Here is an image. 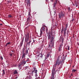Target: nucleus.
Wrapping results in <instances>:
<instances>
[{
	"label": "nucleus",
	"mask_w": 79,
	"mask_h": 79,
	"mask_svg": "<svg viewBox=\"0 0 79 79\" xmlns=\"http://www.w3.org/2000/svg\"><path fill=\"white\" fill-rule=\"evenodd\" d=\"M0 24L2 26V24Z\"/></svg>",
	"instance_id": "54"
},
{
	"label": "nucleus",
	"mask_w": 79,
	"mask_h": 79,
	"mask_svg": "<svg viewBox=\"0 0 79 79\" xmlns=\"http://www.w3.org/2000/svg\"><path fill=\"white\" fill-rule=\"evenodd\" d=\"M3 73L2 74V76H4L5 73V70H2Z\"/></svg>",
	"instance_id": "11"
},
{
	"label": "nucleus",
	"mask_w": 79,
	"mask_h": 79,
	"mask_svg": "<svg viewBox=\"0 0 79 79\" xmlns=\"http://www.w3.org/2000/svg\"><path fill=\"white\" fill-rule=\"evenodd\" d=\"M35 74H37V70H35Z\"/></svg>",
	"instance_id": "38"
},
{
	"label": "nucleus",
	"mask_w": 79,
	"mask_h": 79,
	"mask_svg": "<svg viewBox=\"0 0 79 79\" xmlns=\"http://www.w3.org/2000/svg\"><path fill=\"white\" fill-rule=\"evenodd\" d=\"M27 61H26V62H27Z\"/></svg>",
	"instance_id": "58"
},
{
	"label": "nucleus",
	"mask_w": 79,
	"mask_h": 79,
	"mask_svg": "<svg viewBox=\"0 0 79 79\" xmlns=\"http://www.w3.org/2000/svg\"><path fill=\"white\" fill-rule=\"evenodd\" d=\"M57 26H58V24H57V23H56L55 26H56V27H57Z\"/></svg>",
	"instance_id": "30"
},
{
	"label": "nucleus",
	"mask_w": 79,
	"mask_h": 79,
	"mask_svg": "<svg viewBox=\"0 0 79 79\" xmlns=\"http://www.w3.org/2000/svg\"><path fill=\"white\" fill-rule=\"evenodd\" d=\"M64 31V28L62 27V28L61 29V34H63V31Z\"/></svg>",
	"instance_id": "17"
},
{
	"label": "nucleus",
	"mask_w": 79,
	"mask_h": 79,
	"mask_svg": "<svg viewBox=\"0 0 79 79\" xmlns=\"http://www.w3.org/2000/svg\"><path fill=\"white\" fill-rule=\"evenodd\" d=\"M10 56H12V54H10Z\"/></svg>",
	"instance_id": "48"
},
{
	"label": "nucleus",
	"mask_w": 79,
	"mask_h": 79,
	"mask_svg": "<svg viewBox=\"0 0 79 79\" xmlns=\"http://www.w3.org/2000/svg\"><path fill=\"white\" fill-rule=\"evenodd\" d=\"M47 31H48V29L47 28H46V31L48 34L47 35V37H48V40H50V42H52V41H53L54 40V38L55 37V35H53L52 34V32H49L48 33L47 32Z\"/></svg>",
	"instance_id": "2"
},
{
	"label": "nucleus",
	"mask_w": 79,
	"mask_h": 79,
	"mask_svg": "<svg viewBox=\"0 0 79 79\" xmlns=\"http://www.w3.org/2000/svg\"><path fill=\"white\" fill-rule=\"evenodd\" d=\"M29 3H30V2H27V6L29 5Z\"/></svg>",
	"instance_id": "28"
},
{
	"label": "nucleus",
	"mask_w": 79,
	"mask_h": 79,
	"mask_svg": "<svg viewBox=\"0 0 79 79\" xmlns=\"http://www.w3.org/2000/svg\"><path fill=\"white\" fill-rule=\"evenodd\" d=\"M0 59L1 60H3V57L2 56H0Z\"/></svg>",
	"instance_id": "23"
},
{
	"label": "nucleus",
	"mask_w": 79,
	"mask_h": 79,
	"mask_svg": "<svg viewBox=\"0 0 79 79\" xmlns=\"http://www.w3.org/2000/svg\"><path fill=\"white\" fill-rule=\"evenodd\" d=\"M68 50H69V46H68Z\"/></svg>",
	"instance_id": "35"
},
{
	"label": "nucleus",
	"mask_w": 79,
	"mask_h": 79,
	"mask_svg": "<svg viewBox=\"0 0 79 79\" xmlns=\"http://www.w3.org/2000/svg\"><path fill=\"white\" fill-rule=\"evenodd\" d=\"M35 72V71H33L31 73H32V74H31V75H33V73H35V72Z\"/></svg>",
	"instance_id": "26"
},
{
	"label": "nucleus",
	"mask_w": 79,
	"mask_h": 79,
	"mask_svg": "<svg viewBox=\"0 0 79 79\" xmlns=\"http://www.w3.org/2000/svg\"><path fill=\"white\" fill-rule=\"evenodd\" d=\"M45 27L43 26L40 29V31H42L43 32H44V31H45Z\"/></svg>",
	"instance_id": "9"
},
{
	"label": "nucleus",
	"mask_w": 79,
	"mask_h": 79,
	"mask_svg": "<svg viewBox=\"0 0 79 79\" xmlns=\"http://www.w3.org/2000/svg\"><path fill=\"white\" fill-rule=\"evenodd\" d=\"M64 11H61L60 12L59 14V19H61V18H64Z\"/></svg>",
	"instance_id": "4"
},
{
	"label": "nucleus",
	"mask_w": 79,
	"mask_h": 79,
	"mask_svg": "<svg viewBox=\"0 0 79 79\" xmlns=\"http://www.w3.org/2000/svg\"><path fill=\"white\" fill-rule=\"evenodd\" d=\"M28 68V66H26L25 67V69H27Z\"/></svg>",
	"instance_id": "40"
},
{
	"label": "nucleus",
	"mask_w": 79,
	"mask_h": 79,
	"mask_svg": "<svg viewBox=\"0 0 79 79\" xmlns=\"http://www.w3.org/2000/svg\"><path fill=\"white\" fill-rule=\"evenodd\" d=\"M57 2H58V1L56 0L54 3L52 4V5H53V8L54 10H56V8H57V7H56V5L57 4Z\"/></svg>",
	"instance_id": "5"
},
{
	"label": "nucleus",
	"mask_w": 79,
	"mask_h": 79,
	"mask_svg": "<svg viewBox=\"0 0 79 79\" xmlns=\"http://www.w3.org/2000/svg\"><path fill=\"white\" fill-rule=\"evenodd\" d=\"M31 45L32 44H33V43H34V42H35V41L34 40H33V41H32L31 40L29 41V42L28 43H27V45H30V44H31Z\"/></svg>",
	"instance_id": "8"
},
{
	"label": "nucleus",
	"mask_w": 79,
	"mask_h": 79,
	"mask_svg": "<svg viewBox=\"0 0 79 79\" xmlns=\"http://www.w3.org/2000/svg\"><path fill=\"white\" fill-rule=\"evenodd\" d=\"M66 30H64V36H65V35H66Z\"/></svg>",
	"instance_id": "20"
},
{
	"label": "nucleus",
	"mask_w": 79,
	"mask_h": 79,
	"mask_svg": "<svg viewBox=\"0 0 79 79\" xmlns=\"http://www.w3.org/2000/svg\"><path fill=\"white\" fill-rule=\"evenodd\" d=\"M74 65L73 66V67H74Z\"/></svg>",
	"instance_id": "55"
},
{
	"label": "nucleus",
	"mask_w": 79,
	"mask_h": 79,
	"mask_svg": "<svg viewBox=\"0 0 79 79\" xmlns=\"http://www.w3.org/2000/svg\"><path fill=\"white\" fill-rule=\"evenodd\" d=\"M37 76V73H36V74H35V76L36 77Z\"/></svg>",
	"instance_id": "45"
},
{
	"label": "nucleus",
	"mask_w": 79,
	"mask_h": 79,
	"mask_svg": "<svg viewBox=\"0 0 79 79\" xmlns=\"http://www.w3.org/2000/svg\"><path fill=\"white\" fill-rule=\"evenodd\" d=\"M68 10H69V11H70V7L68 8Z\"/></svg>",
	"instance_id": "36"
},
{
	"label": "nucleus",
	"mask_w": 79,
	"mask_h": 79,
	"mask_svg": "<svg viewBox=\"0 0 79 79\" xmlns=\"http://www.w3.org/2000/svg\"><path fill=\"white\" fill-rule=\"evenodd\" d=\"M28 18L27 19V24H30L32 23V22L31 19V18H32V17L31 16V12L30 11L28 12Z\"/></svg>",
	"instance_id": "3"
},
{
	"label": "nucleus",
	"mask_w": 79,
	"mask_h": 79,
	"mask_svg": "<svg viewBox=\"0 0 79 79\" xmlns=\"http://www.w3.org/2000/svg\"><path fill=\"white\" fill-rule=\"evenodd\" d=\"M75 5H76V7H77V6H78V5H77V4H76Z\"/></svg>",
	"instance_id": "42"
},
{
	"label": "nucleus",
	"mask_w": 79,
	"mask_h": 79,
	"mask_svg": "<svg viewBox=\"0 0 79 79\" xmlns=\"http://www.w3.org/2000/svg\"><path fill=\"white\" fill-rule=\"evenodd\" d=\"M32 77H31V75H29L28 77V78L30 79H31V78Z\"/></svg>",
	"instance_id": "25"
},
{
	"label": "nucleus",
	"mask_w": 79,
	"mask_h": 79,
	"mask_svg": "<svg viewBox=\"0 0 79 79\" xmlns=\"http://www.w3.org/2000/svg\"><path fill=\"white\" fill-rule=\"evenodd\" d=\"M40 79V77H38L37 78H35V79Z\"/></svg>",
	"instance_id": "33"
},
{
	"label": "nucleus",
	"mask_w": 79,
	"mask_h": 79,
	"mask_svg": "<svg viewBox=\"0 0 79 79\" xmlns=\"http://www.w3.org/2000/svg\"><path fill=\"white\" fill-rule=\"evenodd\" d=\"M27 35H29V33H27Z\"/></svg>",
	"instance_id": "49"
},
{
	"label": "nucleus",
	"mask_w": 79,
	"mask_h": 79,
	"mask_svg": "<svg viewBox=\"0 0 79 79\" xmlns=\"http://www.w3.org/2000/svg\"><path fill=\"white\" fill-rule=\"evenodd\" d=\"M23 51H24L25 50V49H24V48H23Z\"/></svg>",
	"instance_id": "44"
},
{
	"label": "nucleus",
	"mask_w": 79,
	"mask_h": 79,
	"mask_svg": "<svg viewBox=\"0 0 79 79\" xmlns=\"http://www.w3.org/2000/svg\"><path fill=\"white\" fill-rule=\"evenodd\" d=\"M27 2H30V0H27Z\"/></svg>",
	"instance_id": "43"
},
{
	"label": "nucleus",
	"mask_w": 79,
	"mask_h": 79,
	"mask_svg": "<svg viewBox=\"0 0 79 79\" xmlns=\"http://www.w3.org/2000/svg\"><path fill=\"white\" fill-rule=\"evenodd\" d=\"M28 50H29V48H28L27 50L26 49L25 51V53H26V55H27V54H28Z\"/></svg>",
	"instance_id": "12"
},
{
	"label": "nucleus",
	"mask_w": 79,
	"mask_h": 79,
	"mask_svg": "<svg viewBox=\"0 0 79 79\" xmlns=\"http://www.w3.org/2000/svg\"><path fill=\"white\" fill-rule=\"evenodd\" d=\"M71 76H73V74H72V73L71 74Z\"/></svg>",
	"instance_id": "51"
},
{
	"label": "nucleus",
	"mask_w": 79,
	"mask_h": 79,
	"mask_svg": "<svg viewBox=\"0 0 79 79\" xmlns=\"http://www.w3.org/2000/svg\"><path fill=\"white\" fill-rule=\"evenodd\" d=\"M28 40H29V38H27V35L25 34V42H27L28 41Z\"/></svg>",
	"instance_id": "10"
},
{
	"label": "nucleus",
	"mask_w": 79,
	"mask_h": 79,
	"mask_svg": "<svg viewBox=\"0 0 79 79\" xmlns=\"http://www.w3.org/2000/svg\"><path fill=\"white\" fill-rule=\"evenodd\" d=\"M54 40H53V41H50L51 44H49L48 45L49 47H50L51 48H52V47H53L54 46Z\"/></svg>",
	"instance_id": "6"
},
{
	"label": "nucleus",
	"mask_w": 79,
	"mask_h": 79,
	"mask_svg": "<svg viewBox=\"0 0 79 79\" xmlns=\"http://www.w3.org/2000/svg\"><path fill=\"white\" fill-rule=\"evenodd\" d=\"M64 40L63 39H62V42H63Z\"/></svg>",
	"instance_id": "47"
},
{
	"label": "nucleus",
	"mask_w": 79,
	"mask_h": 79,
	"mask_svg": "<svg viewBox=\"0 0 79 79\" xmlns=\"http://www.w3.org/2000/svg\"><path fill=\"white\" fill-rule=\"evenodd\" d=\"M22 46V43L21 44V45L20 46V47H21Z\"/></svg>",
	"instance_id": "50"
},
{
	"label": "nucleus",
	"mask_w": 79,
	"mask_h": 79,
	"mask_svg": "<svg viewBox=\"0 0 79 79\" xmlns=\"http://www.w3.org/2000/svg\"><path fill=\"white\" fill-rule=\"evenodd\" d=\"M7 45H8L7 44H6V45H5V47H7Z\"/></svg>",
	"instance_id": "46"
},
{
	"label": "nucleus",
	"mask_w": 79,
	"mask_h": 79,
	"mask_svg": "<svg viewBox=\"0 0 79 79\" xmlns=\"http://www.w3.org/2000/svg\"><path fill=\"white\" fill-rule=\"evenodd\" d=\"M35 69H36L35 68H34L33 69H34L33 71H35Z\"/></svg>",
	"instance_id": "29"
},
{
	"label": "nucleus",
	"mask_w": 79,
	"mask_h": 79,
	"mask_svg": "<svg viewBox=\"0 0 79 79\" xmlns=\"http://www.w3.org/2000/svg\"><path fill=\"white\" fill-rule=\"evenodd\" d=\"M73 69L74 72H76V70L74 69Z\"/></svg>",
	"instance_id": "37"
},
{
	"label": "nucleus",
	"mask_w": 79,
	"mask_h": 79,
	"mask_svg": "<svg viewBox=\"0 0 79 79\" xmlns=\"http://www.w3.org/2000/svg\"><path fill=\"white\" fill-rule=\"evenodd\" d=\"M60 68H61L59 67V68H58V67L57 68V69L56 70V71H60Z\"/></svg>",
	"instance_id": "14"
},
{
	"label": "nucleus",
	"mask_w": 79,
	"mask_h": 79,
	"mask_svg": "<svg viewBox=\"0 0 79 79\" xmlns=\"http://www.w3.org/2000/svg\"><path fill=\"white\" fill-rule=\"evenodd\" d=\"M51 1L52 2H53V0H51Z\"/></svg>",
	"instance_id": "52"
},
{
	"label": "nucleus",
	"mask_w": 79,
	"mask_h": 79,
	"mask_svg": "<svg viewBox=\"0 0 79 79\" xmlns=\"http://www.w3.org/2000/svg\"><path fill=\"white\" fill-rule=\"evenodd\" d=\"M61 45H62V46H63V44H60V45L59 47H60V48H62Z\"/></svg>",
	"instance_id": "27"
},
{
	"label": "nucleus",
	"mask_w": 79,
	"mask_h": 79,
	"mask_svg": "<svg viewBox=\"0 0 79 79\" xmlns=\"http://www.w3.org/2000/svg\"><path fill=\"white\" fill-rule=\"evenodd\" d=\"M72 20L70 21V22H71V23H72V22L73 23V21H75V19L73 18V17H72Z\"/></svg>",
	"instance_id": "16"
},
{
	"label": "nucleus",
	"mask_w": 79,
	"mask_h": 79,
	"mask_svg": "<svg viewBox=\"0 0 79 79\" xmlns=\"http://www.w3.org/2000/svg\"><path fill=\"white\" fill-rule=\"evenodd\" d=\"M73 71H74V70L73 69V70H72L73 73Z\"/></svg>",
	"instance_id": "53"
},
{
	"label": "nucleus",
	"mask_w": 79,
	"mask_h": 79,
	"mask_svg": "<svg viewBox=\"0 0 79 79\" xmlns=\"http://www.w3.org/2000/svg\"><path fill=\"white\" fill-rule=\"evenodd\" d=\"M62 48H59V51L60 52V51H61V50Z\"/></svg>",
	"instance_id": "22"
},
{
	"label": "nucleus",
	"mask_w": 79,
	"mask_h": 79,
	"mask_svg": "<svg viewBox=\"0 0 79 79\" xmlns=\"http://www.w3.org/2000/svg\"><path fill=\"white\" fill-rule=\"evenodd\" d=\"M12 52H13V50H12Z\"/></svg>",
	"instance_id": "56"
},
{
	"label": "nucleus",
	"mask_w": 79,
	"mask_h": 79,
	"mask_svg": "<svg viewBox=\"0 0 79 79\" xmlns=\"http://www.w3.org/2000/svg\"><path fill=\"white\" fill-rule=\"evenodd\" d=\"M62 60L60 66H62L63 65V63H64V60H66V58L65 57V56L63 57V58H62Z\"/></svg>",
	"instance_id": "7"
},
{
	"label": "nucleus",
	"mask_w": 79,
	"mask_h": 79,
	"mask_svg": "<svg viewBox=\"0 0 79 79\" xmlns=\"http://www.w3.org/2000/svg\"><path fill=\"white\" fill-rule=\"evenodd\" d=\"M25 55H26V54L25 53H23L22 55V58H23L24 57V56H25Z\"/></svg>",
	"instance_id": "18"
},
{
	"label": "nucleus",
	"mask_w": 79,
	"mask_h": 79,
	"mask_svg": "<svg viewBox=\"0 0 79 79\" xmlns=\"http://www.w3.org/2000/svg\"><path fill=\"white\" fill-rule=\"evenodd\" d=\"M21 66H22V64H19L18 65L19 68L20 69H21Z\"/></svg>",
	"instance_id": "13"
},
{
	"label": "nucleus",
	"mask_w": 79,
	"mask_h": 79,
	"mask_svg": "<svg viewBox=\"0 0 79 79\" xmlns=\"http://www.w3.org/2000/svg\"><path fill=\"white\" fill-rule=\"evenodd\" d=\"M53 33L54 34L53 35H54L55 36V34H56V31H54Z\"/></svg>",
	"instance_id": "24"
},
{
	"label": "nucleus",
	"mask_w": 79,
	"mask_h": 79,
	"mask_svg": "<svg viewBox=\"0 0 79 79\" xmlns=\"http://www.w3.org/2000/svg\"><path fill=\"white\" fill-rule=\"evenodd\" d=\"M11 17H12V16L10 15H8L9 18H11Z\"/></svg>",
	"instance_id": "32"
},
{
	"label": "nucleus",
	"mask_w": 79,
	"mask_h": 79,
	"mask_svg": "<svg viewBox=\"0 0 79 79\" xmlns=\"http://www.w3.org/2000/svg\"><path fill=\"white\" fill-rule=\"evenodd\" d=\"M23 63L24 64H26V61H24L23 62Z\"/></svg>",
	"instance_id": "31"
},
{
	"label": "nucleus",
	"mask_w": 79,
	"mask_h": 79,
	"mask_svg": "<svg viewBox=\"0 0 79 79\" xmlns=\"http://www.w3.org/2000/svg\"><path fill=\"white\" fill-rule=\"evenodd\" d=\"M27 38L29 39V35H27Z\"/></svg>",
	"instance_id": "34"
},
{
	"label": "nucleus",
	"mask_w": 79,
	"mask_h": 79,
	"mask_svg": "<svg viewBox=\"0 0 79 79\" xmlns=\"http://www.w3.org/2000/svg\"><path fill=\"white\" fill-rule=\"evenodd\" d=\"M50 56V55L49 54H48L47 55V58H48V57H49V56Z\"/></svg>",
	"instance_id": "21"
},
{
	"label": "nucleus",
	"mask_w": 79,
	"mask_h": 79,
	"mask_svg": "<svg viewBox=\"0 0 79 79\" xmlns=\"http://www.w3.org/2000/svg\"><path fill=\"white\" fill-rule=\"evenodd\" d=\"M10 42H9L7 43V45H9V44H10Z\"/></svg>",
	"instance_id": "39"
},
{
	"label": "nucleus",
	"mask_w": 79,
	"mask_h": 79,
	"mask_svg": "<svg viewBox=\"0 0 79 79\" xmlns=\"http://www.w3.org/2000/svg\"><path fill=\"white\" fill-rule=\"evenodd\" d=\"M64 31H66V28H65V29H64Z\"/></svg>",
	"instance_id": "41"
},
{
	"label": "nucleus",
	"mask_w": 79,
	"mask_h": 79,
	"mask_svg": "<svg viewBox=\"0 0 79 79\" xmlns=\"http://www.w3.org/2000/svg\"><path fill=\"white\" fill-rule=\"evenodd\" d=\"M18 74V72L16 70H15L14 72V74Z\"/></svg>",
	"instance_id": "15"
},
{
	"label": "nucleus",
	"mask_w": 79,
	"mask_h": 79,
	"mask_svg": "<svg viewBox=\"0 0 79 79\" xmlns=\"http://www.w3.org/2000/svg\"><path fill=\"white\" fill-rule=\"evenodd\" d=\"M42 31H40V37H41L42 35V34H43V32Z\"/></svg>",
	"instance_id": "19"
},
{
	"label": "nucleus",
	"mask_w": 79,
	"mask_h": 79,
	"mask_svg": "<svg viewBox=\"0 0 79 79\" xmlns=\"http://www.w3.org/2000/svg\"><path fill=\"white\" fill-rule=\"evenodd\" d=\"M78 4H79V2H78Z\"/></svg>",
	"instance_id": "57"
},
{
	"label": "nucleus",
	"mask_w": 79,
	"mask_h": 79,
	"mask_svg": "<svg viewBox=\"0 0 79 79\" xmlns=\"http://www.w3.org/2000/svg\"><path fill=\"white\" fill-rule=\"evenodd\" d=\"M59 58L60 57H58L56 60V64H54L53 66V69L52 70V76L51 79H55V74L56 73L55 69L57 68V66L60 65V63H61V60Z\"/></svg>",
	"instance_id": "1"
}]
</instances>
